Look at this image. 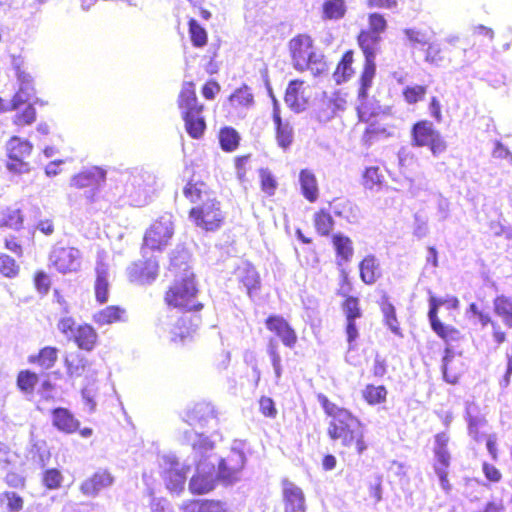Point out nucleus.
<instances>
[{"label": "nucleus", "mask_w": 512, "mask_h": 512, "mask_svg": "<svg viewBox=\"0 0 512 512\" xmlns=\"http://www.w3.org/2000/svg\"><path fill=\"white\" fill-rule=\"evenodd\" d=\"M189 259L190 255L184 248L176 249L170 259L169 270L174 273L175 281L166 293L165 300L170 306L187 310L172 312L160 320L162 329L170 334L173 342H184L192 336L200 323L197 315L189 313L202 308L196 299L197 289L194 274L188 265Z\"/></svg>", "instance_id": "1"}, {"label": "nucleus", "mask_w": 512, "mask_h": 512, "mask_svg": "<svg viewBox=\"0 0 512 512\" xmlns=\"http://www.w3.org/2000/svg\"><path fill=\"white\" fill-rule=\"evenodd\" d=\"M442 304L443 301L441 298L431 296L429 299L428 318L432 330L448 344L442 360V371L445 381L450 384H455L462 372V369L457 366V364H461V360L460 355L457 356L456 353L449 347V343L459 341L462 338V335L461 332L456 328L450 325H445L439 320L437 313L438 308Z\"/></svg>", "instance_id": "2"}, {"label": "nucleus", "mask_w": 512, "mask_h": 512, "mask_svg": "<svg viewBox=\"0 0 512 512\" xmlns=\"http://www.w3.org/2000/svg\"><path fill=\"white\" fill-rule=\"evenodd\" d=\"M195 457H199L196 464V473L189 482V490L193 494H205L210 492L218 480L215 463L210 461L209 453L214 448V441L201 434L191 433L189 436Z\"/></svg>", "instance_id": "3"}, {"label": "nucleus", "mask_w": 512, "mask_h": 512, "mask_svg": "<svg viewBox=\"0 0 512 512\" xmlns=\"http://www.w3.org/2000/svg\"><path fill=\"white\" fill-rule=\"evenodd\" d=\"M323 405L326 412L333 417L328 429L329 436L334 440H341L346 447L355 446L359 454L363 453L367 446L360 422L349 411L336 407L327 399H324Z\"/></svg>", "instance_id": "4"}, {"label": "nucleus", "mask_w": 512, "mask_h": 512, "mask_svg": "<svg viewBox=\"0 0 512 512\" xmlns=\"http://www.w3.org/2000/svg\"><path fill=\"white\" fill-rule=\"evenodd\" d=\"M292 66L298 72L311 71L319 74L326 68L324 55L310 34L299 33L288 42Z\"/></svg>", "instance_id": "5"}, {"label": "nucleus", "mask_w": 512, "mask_h": 512, "mask_svg": "<svg viewBox=\"0 0 512 512\" xmlns=\"http://www.w3.org/2000/svg\"><path fill=\"white\" fill-rule=\"evenodd\" d=\"M178 108L187 134L192 139H201L206 130L203 116L204 105L199 102L194 82H184L177 99Z\"/></svg>", "instance_id": "6"}, {"label": "nucleus", "mask_w": 512, "mask_h": 512, "mask_svg": "<svg viewBox=\"0 0 512 512\" xmlns=\"http://www.w3.org/2000/svg\"><path fill=\"white\" fill-rule=\"evenodd\" d=\"M157 466L167 489L175 493L184 489L187 473L190 471L189 464L180 463L175 454L165 452L158 454Z\"/></svg>", "instance_id": "7"}, {"label": "nucleus", "mask_w": 512, "mask_h": 512, "mask_svg": "<svg viewBox=\"0 0 512 512\" xmlns=\"http://www.w3.org/2000/svg\"><path fill=\"white\" fill-rule=\"evenodd\" d=\"M244 443L235 441L227 457L218 461L216 476L225 484H233L241 479L242 470L246 463Z\"/></svg>", "instance_id": "8"}, {"label": "nucleus", "mask_w": 512, "mask_h": 512, "mask_svg": "<svg viewBox=\"0 0 512 512\" xmlns=\"http://www.w3.org/2000/svg\"><path fill=\"white\" fill-rule=\"evenodd\" d=\"M411 144L415 147H428L434 155L441 154L447 148L440 132L427 119L419 120L412 125Z\"/></svg>", "instance_id": "9"}, {"label": "nucleus", "mask_w": 512, "mask_h": 512, "mask_svg": "<svg viewBox=\"0 0 512 512\" xmlns=\"http://www.w3.org/2000/svg\"><path fill=\"white\" fill-rule=\"evenodd\" d=\"M359 122L365 123L366 128L362 135V141L371 145L375 141L391 136L393 125L386 122L387 118L381 113L369 112L365 107L358 108Z\"/></svg>", "instance_id": "10"}, {"label": "nucleus", "mask_w": 512, "mask_h": 512, "mask_svg": "<svg viewBox=\"0 0 512 512\" xmlns=\"http://www.w3.org/2000/svg\"><path fill=\"white\" fill-rule=\"evenodd\" d=\"M33 145L26 139L12 136L6 144L7 164L9 171L23 174L30 171V163L26 160L32 153Z\"/></svg>", "instance_id": "11"}, {"label": "nucleus", "mask_w": 512, "mask_h": 512, "mask_svg": "<svg viewBox=\"0 0 512 512\" xmlns=\"http://www.w3.org/2000/svg\"><path fill=\"white\" fill-rule=\"evenodd\" d=\"M368 27L362 29L356 37L361 50L375 51L382 40L381 35L386 32L388 23L383 14L372 12L367 17Z\"/></svg>", "instance_id": "12"}, {"label": "nucleus", "mask_w": 512, "mask_h": 512, "mask_svg": "<svg viewBox=\"0 0 512 512\" xmlns=\"http://www.w3.org/2000/svg\"><path fill=\"white\" fill-rule=\"evenodd\" d=\"M186 421L189 423V425L203 430V432L200 434L204 437H207L209 440L211 439L208 436H205L204 432L214 430L218 427V418L215 407L212 404L206 402L195 404L194 407L187 413ZM191 433H196V431L185 432V438L190 444L191 442L189 441V436ZM197 434L199 433L197 432Z\"/></svg>", "instance_id": "13"}, {"label": "nucleus", "mask_w": 512, "mask_h": 512, "mask_svg": "<svg viewBox=\"0 0 512 512\" xmlns=\"http://www.w3.org/2000/svg\"><path fill=\"white\" fill-rule=\"evenodd\" d=\"M189 218L196 224H218L223 220L220 202L215 196L193 205Z\"/></svg>", "instance_id": "14"}, {"label": "nucleus", "mask_w": 512, "mask_h": 512, "mask_svg": "<svg viewBox=\"0 0 512 512\" xmlns=\"http://www.w3.org/2000/svg\"><path fill=\"white\" fill-rule=\"evenodd\" d=\"M13 67L19 82V88L11 99V109L16 110L30 100L35 93V88L33 77L24 67L22 61L14 60Z\"/></svg>", "instance_id": "15"}, {"label": "nucleus", "mask_w": 512, "mask_h": 512, "mask_svg": "<svg viewBox=\"0 0 512 512\" xmlns=\"http://www.w3.org/2000/svg\"><path fill=\"white\" fill-rule=\"evenodd\" d=\"M50 262L60 273L75 272L81 265L80 251L71 247H55L50 254Z\"/></svg>", "instance_id": "16"}, {"label": "nucleus", "mask_w": 512, "mask_h": 512, "mask_svg": "<svg viewBox=\"0 0 512 512\" xmlns=\"http://www.w3.org/2000/svg\"><path fill=\"white\" fill-rule=\"evenodd\" d=\"M114 477L106 469H99L91 477L84 480L80 485V491L87 497H97L99 493L111 487Z\"/></svg>", "instance_id": "17"}, {"label": "nucleus", "mask_w": 512, "mask_h": 512, "mask_svg": "<svg viewBox=\"0 0 512 512\" xmlns=\"http://www.w3.org/2000/svg\"><path fill=\"white\" fill-rule=\"evenodd\" d=\"M304 84L300 79L291 80L285 91L284 101L295 112L304 111L309 103Z\"/></svg>", "instance_id": "18"}, {"label": "nucleus", "mask_w": 512, "mask_h": 512, "mask_svg": "<svg viewBox=\"0 0 512 512\" xmlns=\"http://www.w3.org/2000/svg\"><path fill=\"white\" fill-rule=\"evenodd\" d=\"M182 192L184 197L193 205L215 196L205 181L194 178L193 171L191 172L190 179L185 183Z\"/></svg>", "instance_id": "19"}, {"label": "nucleus", "mask_w": 512, "mask_h": 512, "mask_svg": "<svg viewBox=\"0 0 512 512\" xmlns=\"http://www.w3.org/2000/svg\"><path fill=\"white\" fill-rule=\"evenodd\" d=\"M266 327L274 332L282 341V343L293 348L297 342V335L294 329L281 316H270L266 320Z\"/></svg>", "instance_id": "20"}, {"label": "nucleus", "mask_w": 512, "mask_h": 512, "mask_svg": "<svg viewBox=\"0 0 512 512\" xmlns=\"http://www.w3.org/2000/svg\"><path fill=\"white\" fill-rule=\"evenodd\" d=\"M272 119L275 126V138L278 146L284 151L290 148L294 140L293 128L288 122H284L280 115V109L274 102Z\"/></svg>", "instance_id": "21"}, {"label": "nucleus", "mask_w": 512, "mask_h": 512, "mask_svg": "<svg viewBox=\"0 0 512 512\" xmlns=\"http://www.w3.org/2000/svg\"><path fill=\"white\" fill-rule=\"evenodd\" d=\"M361 51L364 56V65L359 79L360 87L358 90V98L364 100L368 96V89L371 87L376 74V52L368 50Z\"/></svg>", "instance_id": "22"}, {"label": "nucleus", "mask_w": 512, "mask_h": 512, "mask_svg": "<svg viewBox=\"0 0 512 512\" xmlns=\"http://www.w3.org/2000/svg\"><path fill=\"white\" fill-rule=\"evenodd\" d=\"M285 512H305V497L300 487L284 480L282 483Z\"/></svg>", "instance_id": "23"}, {"label": "nucleus", "mask_w": 512, "mask_h": 512, "mask_svg": "<svg viewBox=\"0 0 512 512\" xmlns=\"http://www.w3.org/2000/svg\"><path fill=\"white\" fill-rule=\"evenodd\" d=\"M173 233L171 226H150L144 235V249H162L168 244Z\"/></svg>", "instance_id": "24"}, {"label": "nucleus", "mask_w": 512, "mask_h": 512, "mask_svg": "<svg viewBox=\"0 0 512 512\" xmlns=\"http://www.w3.org/2000/svg\"><path fill=\"white\" fill-rule=\"evenodd\" d=\"M105 180V172L98 168L83 170L75 174L70 181V186L76 189L96 188Z\"/></svg>", "instance_id": "25"}, {"label": "nucleus", "mask_w": 512, "mask_h": 512, "mask_svg": "<svg viewBox=\"0 0 512 512\" xmlns=\"http://www.w3.org/2000/svg\"><path fill=\"white\" fill-rule=\"evenodd\" d=\"M129 278L131 281L149 283L157 277L158 262L156 259L149 258L145 263L133 264L129 269Z\"/></svg>", "instance_id": "26"}, {"label": "nucleus", "mask_w": 512, "mask_h": 512, "mask_svg": "<svg viewBox=\"0 0 512 512\" xmlns=\"http://www.w3.org/2000/svg\"><path fill=\"white\" fill-rule=\"evenodd\" d=\"M299 184L302 196L310 203L319 198V185L315 173L308 168L299 172Z\"/></svg>", "instance_id": "27"}, {"label": "nucleus", "mask_w": 512, "mask_h": 512, "mask_svg": "<svg viewBox=\"0 0 512 512\" xmlns=\"http://www.w3.org/2000/svg\"><path fill=\"white\" fill-rule=\"evenodd\" d=\"M53 425L64 433H73L79 428V421L65 408H56L52 411Z\"/></svg>", "instance_id": "28"}, {"label": "nucleus", "mask_w": 512, "mask_h": 512, "mask_svg": "<svg viewBox=\"0 0 512 512\" xmlns=\"http://www.w3.org/2000/svg\"><path fill=\"white\" fill-rule=\"evenodd\" d=\"M98 393L97 384V373L95 371L87 372L84 379V386L81 389L82 400L88 407L89 413H93L96 410V396Z\"/></svg>", "instance_id": "29"}, {"label": "nucleus", "mask_w": 512, "mask_h": 512, "mask_svg": "<svg viewBox=\"0 0 512 512\" xmlns=\"http://www.w3.org/2000/svg\"><path fill=\"white\" fill-rule=\"evenodd\" d=\"M183 512H234L230 505L222 501H191L182 507Z\"/></svg>", "instance_id": "30"}, {"label": "nucleus", "mask_w": 512, "mask_h": 512, "mask_svg": "<svg viewBox=\"0 0 512 512\" xmlns=\"http://www.w3.org/2000/svg\"><path fill=\"white\" fill-rule=\"evenodd\" d=\"M228 102L232 110L240 112L254 105V95L248 86L243 85L229 96Z\"/></svg>", "instance_id": "31"}, {"label": "nucleus", "mask_w": 512, "mask_h": 512, "mask_svg": "<svg viewBox=\"0 0 512 512\" xmlns=\"http://www.w3.org/2000/svg\"><path fill=\"white\" fill-rule=\"evenodd\" d=\"M353 63L354 51L351 49L345 51L333 72V77L337 84L348 81L354 75L355 70L353 68Z\"/></svg>", "instance_id": "32"}, {"label": "nucleus", "mask_w": 512, "mask_h": 512, "mask_svg": "<svg viewBox=\"0 0 512 512\" xmlns=\"http://www.w3.org/2000/svg\"><path fill=\"white\" fill-rule=\"evenodd\" d=\"M93 321L99 325H110L126 321V311L119 306H107L93 314Z\"/></svg>", "instance_id": "33"}, {"label": "nucleus", "mask_w": 512, "mask_h": 512, "mask_svg": "<svg viewBox=\"0 0 512 512\" xmlns=\"http://www.w3.org/2000/svg\"><path fill=\"white\" fill-rule=\"evenodd\" d=\"M97 333L91 325L83 324L77 326L72 340L77 346L86 351H91L95 347L97 341Z\"/></svg>", "instance_id": "34"}, {"label": "nucleus", "mask_w": 512, "mask_h": 512, "mask_svg": "<svg viewBox=\"0 0 512 512\" xmlns=\"http://www.w3.org/2000/svg\"><path fill=\"white\" fill-rule=\"evenodd\" d=\"M347 5L345 0H324L321 4V18L324 21H338L345 17Z\"/></svg>", "instance_id": "35"}, {"label": "nucleus", "mask_w": 512, "mask_h": 512, "mask_svg": "<svg viewBox=\"0 0 512 512\" xmlns=\"http://www.w3.org/2000/svg\"><path fill=\"white\" fill-rule=\"evenodd\" d=\"M188 35L194 48H204L208 44L209 36L206 28L195 17H188Z\"/></svg>", "instance_id": "36"}, {"label": "nucleus", "mask_w": 512, "mask_h": 512, "mask_svg": "<svg viewBox=\"0 0 512 512\" xmlns=\"http://www.w3.org/2000/svg\"><path fill=\"white\" fill-rule=\"evenodd\" d=\"M359 269L361 280L368 285L374 284L381 276L379 262L373 255L365 257L361 261Z\"/></svg>", "instance_id": "37"}, {"label": "nucleus", "mask_w": 512, "mask_h": 512, "mask_svg": "<svg viewBox=\"0 0 512 512\" xmlns=\"http://www.w3.org/2000/svg\"><path fill=\"white\" fill-rule=\"evenodd\" d=\"M237 276L240 282L245 286L249 295L253 291L259 289L260 280L259 275L254 267L249 264L240 267L237 271Z\"/></svg>", "instance_id": "38"}, {"label": "nucleus", "mask_w": 512, "mask_h": 512, "mask_svg": "<svg viewBox=\"0 0 512 512\" xmlns=\"http://www.w3.org/2000/svg\"><path fill=\"white\" fill-rule=\"evenodd\" d=\"M333 245L339 259V264H341V261L349 262L351 260L354 250L352 241L348 237L341 234L334 235Z\"/></svg>", "instance_id": "39"}, {"label": "nucleus", "mask_w": 512, "mask_h": 512, "mask_svg": "<svg viewBox=\"0 0 512 512\" xmlns=\"http://www.w3.org/2000/svg\"><path fill=\"white\" fill-rule=\"evenodd\" d=\"M220 147L225 152L236 150L240 143L239 133L232 127H223L219 131Z\"/></svg>", "instance_id": "40"}, {"label": "nucleus", "mask_w": 512, "mask_h": 512, "mask_svg": "<svg viewBox=\"0 0 512 512\" xmlns=\"http://www.w3.org/2000/svg\"><path fill=\"white\" fill-rule=\"evenodd\" d=\"M428 86L423 84L407 85L402 90V97L409 105L417 104L425 99Z\"/></svg>", "instance_id": "41"}, {"label": "nucleus", "mask_w": 512, "mask_h": 512, "mask_svg": "<svg viewBox=\"0 0 512 512\" xmlns=\"http://www.w3.org/2000/svg\"><path fill=\"white\" fill-rule=\"evenodd\" d=\"M258 173L261 191L268 197L274 196L278 189L277 178L268 168H261Z\"/></svg>", "instance_id": "42"}, {"label": "nucleus", "mask_w": 512, "mask_h": 512, "mask_svg": "<svg viewBox=\"0 0 512 512\" xmlns=\"http://www.w3.org/2000/svg\"><path fill=\"white\" fill-rule=\"evenodd\" d=\"M494 309L503 322L512 327V299L503 295L497 297L494 300Z\"/></svg>", "instance_id": "43"}, {"label": "nucleus", "mask_w": 512, "mask_h": 512, "mask_svg": "<svg viewBox=\"0 0 512 512\" xmlns=\"http://www.w3.org/2000/svg\"><path fill=\"white\" fill-rule=\"evenodd\" d=\"M86 359L80 354H71L65 359V367L67 375L70 378L80 377L86 368Z\"/></svg>", "instance_id": "44"}, {"label": "nucleus", "mask_w": 512, "mask_h": 512, "mask_svg": "<svg viewBox=\"0 0 512 512\" xmlns=\"http://www.w3.org/2000/svg\"><path fill=\"white\" fill-rule=\"evenodd\" d=\"M37 112L33 105H27L22 111L17 112L12 120V123L18 130L33 124L36 121Z\"/></svg>", "instance_id": "45"}, {"label": "nucleus", "mask_w": 512, "mask_h": 512, "mask_svg": "<svg viewBox=\"0 0 512 512\" xmlns=\"http://www.w3.org/2000/svg\"><path fill=\"white\" fill-rule=\"evenodd\" d=\"M58 356V350L54 347H45L37 356L30 357L31 362H37L42 368L50 369L54 366Z\"/></svg>", "instance_id": "46"}, {"label": "nucleus", "mask_w": 512, "mask_h": 512, "mask_svg": "<svg viewBox=\"0 0 512 512\" xmlns=\"http://www.w3.org/2000/svg\"><path fill=\"white\" fill-rule=\"evenodd\" d=\"M362 395L370 405H376L386 400L387 390L384 386L367 385Z\"/></svg>", "instance_id": "47"}, {"label": "nucleus", "mask_w": 512, "mask_h": 512, "mask_svg": "<svg viewBox=\"0 0 512 512\" xmlns=\"http://www.w3.org/2000/svg\"><path fill=\"white\" fill-rule=\"evenodd\" d=\"M382 183V176L380 169L377 166H370L365 168L362 173V184L366 189H374L379 187Z\"/></svg>", "instance_id": "48"}, {"label": "nucleus", "mask_w": 512, "mask_h": 512, "mask_svg": "<svg viewBox=\"0 0 512 512\" xmlns=\"http://www.w3.org/2000/svg\"><path fill=\"white\" fill-rule=\"evenodd\" d=\"M95 272L96 279L110 278L109 255L105 251L97 253Z\"/></svg>", "instance_id": "49"}, {"label": "nucleus", "mask_w": 512, "mask_h": 512, "mask_svg": "<svg viewBox=\"0 0 512 512\" xmlns=\"http://www.w3.org/2000/svg\"><path fill=\"white\" fill-rule=\"evenodd\" d=\"M0 502L6 503L9 512H19L24 504L22 497L12 491L0 494Z\"/></svg>", "instance_id": "50"}, {"label": "nucleus", "mask_w": 512, "mask_h": 512, "mask_svg": "<svg viewBox=\"0 0 512 512\" xmlns=\"http://www.w3.org/2000/svg\"><path fill=\"white\" fill-rule=\"evenodd\" d=\"M19 267L13 258L8 255L0 254V273L8 278H13L18 274Z\"/></svg>", "instance_id": "51"}, {"label": "nucleus", "mask_w": 512, "mask_h": 512, "mask_svg": "<svg viewBox=\"0 0 512 512\" xmlns=\"http://www.w3.org/2000/svg\"><path fill=\"white\" fill-rule=\"evenodd\" d=\"M382 312L384 314L386 325L389 329L393 333L399 334V324L396 318L394 306L391 303H385L382 306Z\"/></svg>", "instance_id": "52"}, {"label": "nucleus", "mask_w": 512, "mask_h": 512, "mask_svg": "<svg viewBox=\"0 0 512 512\" xmlns=\"http://www.w3.org/2000/svg\"><path fill=\"white\" fill-rule=\"evenodd\" d=\"M63 481L61 472L57 469H48L43 475V484L48 489H58Z\"/></svg>", "instance_id": "53"}, {"label": "nucleus", "mask_w": 512, "mask_h": 512, "mask_svg": "<svg viewBox=\"0 0 512 512\" xmlns=\"http://www.w3.org/2000/svg\"><path fill=\"white\" fill-rule=\"evenodd\" d=\"M446 48L441 47L440 44L431 43L428 45L425 54V60L432 64H437L444 59Z\"/></svg>", "instance_id": "54"}, {"label": "nucleus", "mask_w": 512, "mask_h": 512, "mask_svg": "<svg viewBox=\"0 0 512 512\" xmlns=\"http://www.w3.org/2000/svg\"><path fill=\"white\" fill-rule=\"evenodd\" d=\"M343 311L346 320L358 319L361 317V310L359 308V301L355 297H348L343 304Z\"/></svg>", "instance_id": "55"}, {"label": "nucleus", "mask_w": 512, "mask_h": 512, "mask_svg": "<svg viewBox=\"0 0 512 512\" xmlns=\"http://www.w3.org/2000/svg\"><path fill=\"white\" fill-rule=\"evenodd\" d=\"M37 382V376L34 373L29 371H22L19 373L17 378L18 387L25 392H30L33 390L35 384Z\"/></svg>", "instance_id": "56"}, {"label": "nucleus", "mask_w": 512, "mask_h": 512, "mask_svg": "<svg viewBox=\"0 0 512 512\" xmlns=\"http://www.w3.org/2000/svg\"><path fill=\"white\" fill-rule=\"evenodd\" d=\"M57 328L68 340H72L77 326L75 320L72 317L65 316L58 321Z\"/></svg>", "instance_id": "57"}, {"label": "nucleus", "mask_w": 512, "mask_h": 512, "mask_svg": "<svg viewBox=\"0 0 512 512\" xmlns=\"http://www.w3.org/2000/svg\"><path fill=\"white\" fill-rule=\"evenodd\" d=\"M250 154L237 156L234 160L235 168H236V175L237 178L240 181L246 180V174L249 169V163H250Z\"/></svg>", "instance_id": "58"}, {"label": "nucleus", "mask_w": 512, "mask_h": 512, "mask_svg": "<svg viewBox=\"0 0 512 512\" xmlns=\"http://www.w3.org/2000/svg\"><path fill=\"white\" fill-rule=\"evenodd\" d=\"M109 279H96L95 281V297L97 302L103 304L108 301Z\"/></svg>", "instance_id": "59"}, {"label": "nucleus", "mask_w": 512, "mask_h": 512, "mask_svg": "<svg viewBox=\"0 0 512 512\" xmlns=\"http://www.w3.org/2000/svg\"><path fill=\"white\" fill-rule=\"evenodd\" d=\"M220 85L217 81L215 80H208L201 88V93H202V96L207 99V100H213L216 96V94H218L220 92Z\"/></svg>", "instance_id": "60"}, {"label": "nucleus", "mask_w": 512, "mask_h": 512, "mask_svg": "<svg viewBox=\"0 0 512 512\" xmlns=\"http://www.w3.org/2000/svg\"><path fill=\"white\" fill-rule=\"evenodd\" d=\"M428 109L431 117L437 123H441L443 121L442 105L440 100L436 96H432L430 98Z\"/></svg>", "instance_id": "61"}, {"label": "nucleus", "mask_w": 512, "mask_h": 512, "mask_svg": "<svg viewBox=\"0 0 512 512\" xmlns=\"http://www.w3.org/2000/svg\"><path fill=\"white\" fill-rule=\"evenodd\" d=\"M468 422V432L471 437H473L476 441L480 440L479 429L485 423V420L478 416L471 419H467Z\"/></svg>", "instance_id": "62"}, {"label": "nucleus", "mask_w": 512, "mask_h": 512, "mask_svg": "<svg viewBox=\"0 0 512 512\" xmlns=\"http://www.w3.org/2000/svg\"><path fill=\"white\" fill-rule=\"evenodd\" d=\"M434 472L439 478L442 490L446 493H449L452 489V486L448 480V470H445L444 467H440L439 465H434Z\"/></svg>", "instance_id": "63"}, {"label": "nucleus", "mask_w": 512, "mask_h": 512, "mask_svg": "<svg viewBox=\"0 0 512 512\" xmlns=\"http://www.w3.org/2000/svg\"><path fill=\"white\" fill-rule=\"evenodd\" d=\"M260 411L263 415L267 417H275L277 414V410L275 408L274 402L269 397H262L259 401Z\"/></svg>", "instance_id": "64"}]
</instances>
